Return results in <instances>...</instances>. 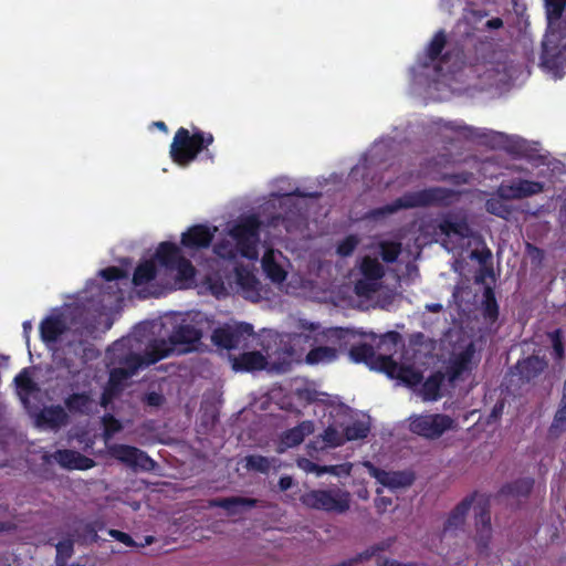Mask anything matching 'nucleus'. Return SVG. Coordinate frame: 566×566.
<instances>
[{
  "mask_svg": "<svg viewBox=\"0 0 566 566\" xmlns=\"http://www.w3.org/2000/svg\"><path fill=\"white\" fill-rule=\"evenodd\" d=\"M213 142L214 137L209 132L193 128V132L190 133L187 128L180 127L175 133L169 154L172 161L181 167L195 161L201 151H206V156L212 160L213 156L208 147Z\"/></svg>",
  "mask_w": 566,
  "mask_h": 566,
  "instance_id": "obj_1",
  "label": "nucleus"
},
{
  "mask_svg": "<svg viewBox=\"0 0 566 566\" xmlns=\"http://www.w3.org/2000/svg\"><path fill=\"white\" fill-rule=\"evenodd\" d=\"M453 196V191L442 187H431L418 191H409L392 202L378 208L376 214H391L401 209L444 205Z\"/></svg>",
  "mask_w": 566,
  "mask_h": 566,
  "instance_id": "obj_2",
  "label": "nucleus"
},
{
  "mask_svg": "<svg viewBox=\"0 0 566 566\" xmlns=\"http://www.w3.org/2000/svg\"><path fill=\"white\" fill-rule=\"evenodd\" d=\"M262 224L259 216L251 213L241 216L229 229V235L239 245L241 256L248 260L258 259Z\"/></svg>",
  "mask_w": 566,
  "mask_h": 566,
  "instance_id": "obj_3",
  "label": "nucleus"
},
{
  "mask_svg": "<svg viewBox=\"0 0 566 566\" xmlns=\"http://www.w3.org/2000/svg\"><path fill=\"white\" fill-rule=\"evenodd\" d=\"M300 501L307 509L344 514L350 507V493L338 486L311 490L302 494Z\"/></svg>",
  "mask_w": 566,
  "mask_h": 566,
  "instance_id": "obj_4",
  "label": "nucleus"
},
{
  "mask_svg": "<svg viewBox=\"0 0 566 566\" xmlns=\"http://www.w3.org/2000/svg\"><path fill=\"white\" fill-rule=\"evenodd\" d=\"M408 421L409 431L427 440L439 439L454 427L453 418L444 413L411 415Z\"/></svg>",
  "mask_w": 566,
  "mask_h": 566,
  "instance_id": "obj_5",
  "label": "nucleus"
},
{
  "mask_svg": "<svg viewBox=\"0 0 566 566\" xmlns=\"http://www.w3.org/2000/svg\"><path fill=\"white\" fill-rule=\"evenodd\" d=\"M155 259L166 270L176 271L179 280H191L196 274L192 263L182 255L176 243L169 241L159 243Z\"/></svg>",
  "mask_w": 566,
  "mask_h": 566,
  "instance_id": "obj_6",
  "label": "nucleus"
},
{
  "mask_svg": "<svg viewBox=\"0 0 566 566\" xmlns=\"http://www.w3.org/2000/svg\"><path fill=\"white\" fill-rule=\"evenodd\" d=\"M253 335V326L249 323L226 324L212 332L211 340L216 346L230 350L247 345L248 339Z\"/></svg>",
  "mask_w": 566,
  "mask_h": 566,
  "instance_id": "obj_7",
  "label": "nucleus"
},
{
  "mask_svg": "<svg viewBox=\"0 0 566 566\" xmlns=\"http://www.w3.org/2000/svg\"><path fill=\"white\" fill-rule=\"evenodd\" d=\"M111 455L134 470L151 472L157 462L145 451L128 444H114L109 448Z\"/></svg>",
  "mask_w": 566,
  "mask_h": 566,
  "instance_id": "obj_8",
  "label": "nucleus"
},
{
  "mask_svg": "<svg viewBox=\"0 0 566 566\" xmlns=\"http://www.w3.org/2000/svg\"><path fill=\"white\" fill-rule=\"evenodd\" d=\"M544 191V184L541 181L523 178L502 181L496 188V195L510 200L525 199Z\"/></svg>",
  "mask_w": 566,
  "mask_h": 566,
  "instance_id": "obj_9",
  "label": "nucleus"
},
{
  "mask_svg": "<svg viewBox=\"0 0 566 566\" xmlns=\"http://www.w3.org/2000/svg\"><path fill=\"white\" fill-rule=\"evenodd\" d=\"M177 354H187L196 348L202 337L200 328L192 324H179L175 326L169 335Z\"/></svg>",
  "mask_w": 566,
  "mask_h": 566,
  "instance_id": "obj_10",
  "label": "nucleus"
},
{
  "mask_svg": "<svg viewBox=\"0 0 566 566\" xmlns=\"http://www.w3.org/2000/svg\"><path fill=\"white\" fill-rule=\"evenodd\" d=\"M475 513V543L480 551L486 549L489 547L491 535H492V526H491V513H490V503L488 499H483L479 501L474 505Z\"/></svg>",
  "mask_w": 566,
  "mask_h": 566,
  "instance_id": "obj_11",
  "label": "nucleus"
},
{
  "mask_svg": "<svg viewBox=\"0 0 566 566\" xmlns=\"http://www.w3.org/2000/svg\"><path fill=\"white\" fill-rule=\"evenodd\" d=\"M216 230L217 228L211 230L205 224H195L182 233L181 245L186 249L196 251L207 249L213 240Z\"/></svg>",
  "mask_w": 566,
  "mask_h": 566,
  "instance_id": "obj_12",
  "label": "nucleus"
},
{
  "mask_svg": "<svg viewBox=\"0 0 566 566\" xmlns=\"http://www.w3.org/2000/svg\"><path fill=\"white\" fill-rule=\"evenodd\" d=\"M62 468L67 470H88L95 465V461L77 451L63 449L56 450L50 455Z\"/></svg>",
  "mask_w": 566,
  "mask_h": 566,
  "instance_id": "obj_13",
  "label": "nucleus"
},
{
  "mask_svg": "<svg viewBox=\"0 0 566 566\" xmlns=\"http://www.w3.org/2000/svg\"><path fill=\"white\" fill-rule=\"evenodd\" d=\"M535 480L531 476L518 478L501 486L499 497L514 499L517 501L527 500L533 491Z\"/></svg>",
  "mask_w": 566,
  "mask_h": 566,
  "instance_id": "obj_14",
  "label": "nucleus"
},
{
  "mask_svg": "<svg viewBox=\"0 0 566 566\" xmlns=\"http://www.w3.org/2000/svg\"><path fill=\"white\" fill-rule=\"evenodd\" d=\"M548 366L545 357L531 355L517 360L515 368L523 382H531L536 379Z\"/></svg>",
  "mask_w": 566,
  "mask_h": 566,
  "instance_id": "obj_15",
  "label": "nucleus"
},
{
  "mask_svg": "<svg viewBox=\"0 0 566 566\" xmlns=\"http://www.w3.org/2000/svg\"><path fill=\"white\" fill-rule=\"evenodd\" d=\"M473 355L474 347L472 344H470L467 348H464L462 352H460L453 358L450 359L444 374L449 382L453 384L464 373L470 370Z\"/></svg>",
  "mask_w": 566,
  "mask_h": 566,
  "instance_id": "obj_16",
  "label": "nucleus"
},
{
  "mask_svg": "<svg viewBox=\"0 0 566 566\" xmlns=\"http://www.w3.org/2000/svg\"><path fill=\"white\" fill-rule=\"evenodd\" d=\"M314 431V424L310 420L302 421L297 426L285 430L280 437L279 451L283 452L286 449L300 446L306 436Z\"/></svg>",
  "mask_w": 566,
  "mask_h": 566,
  "instance_id": "obj_17",
  "label": "nucleus"
},
{
  "mask_svg": "<svg viewBox=\"0 0 566 566\" xmlns=\"http://www.w3.org/2000/svg\"><path fill=\"white\" fill-rule=\"evenodd\" d=\"M126 374L119 368H113L101 396V406L106 408L111 401L117 397L125 387Z\"/></svg>",
  "mask_w": 566,
  "mask_h": 566,
  "instance_id": "obj_18",
  "label": "nucleus"
},
{
  "mask_svg": "<svg viewBox=\"0 0 566 566\" xmlns=\"http://www.w3.org/2000/svg\"><path fill=\"white\" fill-rule=\"evenodd\" d=\"M67 421L69 416L60 405L44 407L36 416L38 424L46 426L50 429H59Z\"/></svg>",
  "mask_w": 566,
  "mask_h": 566,
  "instance_id": "obj_19",
  "label": "nucleus"
},
{
  "mask_svg": "<svg viewBox=\"0 0 566 566\" xmlns=\"http://www.w3.org/2000/svg\"><path fill=\"white\" fill-rule=\"evenodd\" d=\"M67 329L61 316H48L40 324V335L43 342H56Z\"/></svg>",
  "mask_w": 566,
  "mask_h": 566,
  "instance_id": "obj_20",
  "label": "nucleus"
},
{
  "mask_svg": "<svg viewBox=\"0 0 566 566\" xmlns=\"http://www.w3.org/2000/svg\"><path fill=\"white\" fill-rule=\"evenodd\" d=\"M444 373L437 370L432 373L423 382L420 388V396L423 401H437L441 395V388L444 382Z\"/></svg>",
  "mask_w": 566,
  "mask_h": 566,
  "instance_id": "obj_21",
  "label": "nucleus"
},
{
  "mask_svg": "<svg viewBox=\"0 0 566 566\" xmlns=\"http://www.w3.org/2000/svg\"><path fill=\"white\" fill-rule=\"evenodd\" d=\"M476 493H473L469 496H465L460 503L455 505V507L450 512L446 523H444V532L459 528L464 524L465 516L473 505Z\"/></svg>",
  "mask_w": 566,
  "mask_h": 566,
  "instance_id": "obj_22",
  "label": "nucleus"
},
{
  "mask_svg": "<svg viewBox=\"0 0 566 566\" xmlns=\"http://www.w3.org/2000/svg\"><path fill=\"white\" fill-rule=\"evenodd\" d=\"M174 353H176V349L170 342V337H168V339L159 338L150 342L144 354L148 364L154 365Z\"/></svg>",
  "mask_w": 566,
  "mask_h": 566,
  "instance_id": "obj_23",
  "label": "nucleus"
},
{
  "mask_svg": "<svg viewBox=\"0 0 566 566\" xmlns=\"http://www.w3.org/2000/svg\"><path fill=\"white\" fill-rule=\"evenodd\" d=\"M439 230L447 237L457 235L460 239H469L472 237V229L464 218H444L439 223Z\"/></svg>",
  "mask_w": 566,
  "mask_h": 566,
  "instance_id": "obj_24",
  "label": "nucleus"
},
{
  "mask_svg": "<svg viewBox=\"0 0 566 566\" xmlns=\"http://www.w3.org/2000/svg\"><path fill=\"white\" fill-rule=\"evenodd\" d=\"M265 358L260 352H245L233 359V369L237 371H254L265 367Z\"/></svg>",
  "mask_w": 566,
  "mask_h": 566,
  "instance_id": "obj_25",
  "label": "nucleus"
},
{
  "mask_svg": "<svg viewBox=\"0 0 566 566\" xmlns=\"http://www.w3.org/2000/svg\"><path fill=\"white\" fill-rule=\"evenodd\" d=\"M258 500L242 496L223 497L213 501V505L226 510L230 515H235L251 507H255Z\"/></svg>",
  "mask_w": 566,
  "mask_h": 566,
  "instance_id": "obj_26",
  "label": "nucleus"
},
{
  "mask_svg": "<svg viewBox=\"0 0 566 566\" xmlns=\"http://www.w3.org/2000/svg\"><path fill=\"white\" fill-rule=\"evenodd\" d=\"M93 399L88 392H75L65 398L64 405L72 413L88 415L93 408Z\"/></svg>",
  "mask_w": 566,
  "mask_h": 566,
  "instance_id": "obj_27",
  "label": "nucleus"
},
{
  "mask_svg": "<svg viewBox=\"0 0 566 566\" xmlns=\"http://www.w3.org/2000/svg\"><path fill=\"white\" fill-rule=\"evenodd\" d=\"M509 201L505 198H502L496 192L485 201V210L497 218L509 220L513 213L512 206L507 205Z\"/></svg>",
  "mask_w": 566,
  "mask_h": 566,
  "instance_id": "obj_28",
  "label": "nucleus"
},
{
  "mask_svg": "<svg viewBox=\"0 0 566 566\" xmlns=\"http://www.w3.org/2000/svg\"><path fill=\"white\" fill-rule=\"evenodd\" d=\"M338 357L337 349L329 346H317L312 348L305 356L308 365L328 364Z\"/></svg>",
  "mask_w": 566,
  "mask_h": 566,
  "instance_id": "obj_29",
  "label": "nucleus"
},
{
  "mask_svg": "<svg viewBox=\"0 0 566 566\" xmlns=\"http://www.w3.org/2000/svg\"><path fill=\"white\" fill-rule=\"evenodd\" d=\"M157 275V266L154 260L140 262L133 274L132 282L135 286H140L153 281Z\"/></svg>",
  "mask_w": 566,
  "mask_h": 566,
  "instance_id": "obj_30",
  "label": "nucleus"
},
{
  "mask_svg": "<svg viewBox=\"0 0 566 566\" xmlns=\"http://www.w3.org/2000/svg\"><path fill=\"white\" fill-rule=\"evenodd\" d=\"M482 314L483 317L491 323L496 322L499 318V304L494 290L491 286H485L483 291Z\"/></svg>",
  "mask_w": 566,
  "mask_h": 566,
  "instance_id": "obj_31",
  "label": "nucleus"
},
{
  "mask_svg": "<svg viewBox=\"0 0 566 566\" xmlns=\"http://www.w3.org/2000/svg\"><path fill=\"white\" fill-rule=\"evenodd\" d=\"M349 357L354 363H364L370 367H373L376 361L377 355L375 353L374 347L367 343H360L358 345H354L349 349Z\"/></svg>",
  "mask_w": 566,
  "mask_h": 566,
  "instance_id": "obj_32",
  "label": "nucleus"
},
{
  "mask_svg": "<svg viewBox=\"0 0 566 566\" xmlns=\"http://www.w3.org/2000/svg\"><path fill=\"white\" fill-rule=\"evenodd\" d=\"M14 384L22 400H27L28 397L34 391L39 390L36 382L30 375L28 368H23L15 377Z\"/></svg>",
  "mask_w": 566,
  "mask_h": 566,
  "instance_id": "obj_33",
  "label": "nucleus"
},
{
  "mask_svg": "<svg viewBox=\"0 0 566 566\" xmlns=\"http://www.w3.org/2000/svg\"><path fill=\"white\" fill-rule=\"evenodd\" d=\"M120 363L124 365V367H118L126 374V380L132 378L134 375L137 374V371L144 367L150 366L148 364V359L146 358L145 354H134L130 353L124 357Z\"/></svg>",
  "mask_w": 566,
  "mask_h": 566,
  "instance_id": "obj_34",
  "label": "nucleus"
},
{
  "mask_svg": "<svg viewBox=\"0 0 566 566\" xmlns=\"http://www.w3.org/2000/svg\"><path fill=\"white\" fill-rule=\"evenodd\" d=\"M447 44V34L444 30H439L430 41L427 48V55L431 62L437 60H441V62H447V54L442 55V51L444 50Z\"/></svg>",
  "mask_w": 566,
  "mask_h": 566,
  "instance_id": "obj_35",
  "label": "nucleus"
},
{
  "mask_svg": "<svg viewBox=\"0 0 566 566\" xmlns=\"http://www.w3.org/2000/svg\"><path fill=\"white\" fill-rule=\"evenodd\" d=\"M262 268L266 276L275 283H282L286 279V272L284 269L274 260V256L270 253H265L262 259Z\"/></svg>",
  "mask_w": 566,
  "mask_h": 566,
  "instance_id": "obj_36",
  "label": "nucleus"
},
{
  "mask_svg": "<svg viewBox=\"0 0 566 566\" xmlns=\"http://www.w3.org/2000/svg\"><path fill=\"white\" fill-rule=\"evenodd\" d=\"M213 252L217 256L229 261H233L238 255H241V251L239 250L237 242H232L228 239L218 241L213 245Z\"/></svg>",
  "mask_w": 566,
  "mask_h": 566,
  "instance_id": "obj_37",
  "label": "nucleus"
},
{
  "mask_svg": "<svg viewBox=\"0 0 566 566\" xmlns=\"http://www.w3.org/2000/svg\"><path fill=\"white\" fill-rule=\"evenodd\" d=\"M322 337L342 347L348 343L349 338L354 337V333L349 328L331 327L322 332Z\"/></svg>",
  "mask_w": 566,
  "mask_h": 566,
  "instance_id": "obj_38",
  "label": "nucleus"
},
{
  "mask_svg": "<svg viewBox=\"0 0 566 566\" xmlns=\"http://www.w3.org/2000/svg\"><path fill=\"white\" fill-rule=\"evenodd\" d=\"M360 271L367 280H379L384 276L385 271L378 260L366 256L361 261Z\"/></svg>",
  "mask_w": 566,
  "mask_h": 566,
  "instance_id": "obj_39",
  "label": "nucleus"
},
{
  "mask_svg": "<svg viewBox=\"0 0 566 566\" xmlns=\"http://www.w3.org/2000/svg\"><path fill=\"white\" fill-rule=\"evenodd\" d=\"M371 368L385 373L390 378L399 377L397 374L400 366L391 356L378 355Z\"/></svg>",
  "mask_w": 566,
  "mask_h": 566,
  "instance_id": "obj_40",
  "label": "nucleus"
},
{
  "mask_svg": "<svg viewBox=\"0 0 566 566\" xmlns=\"http://www.w3.org/2000/svg\"><path fill=\"white\" fill-rule=\"evenodd\" d=\"M370 431L368 423L364 421H354L344 429V439L347 441H354L365 439Z\"/></svg>",
  "mask_w": 566,
  "mask_h": 566,
  "instance_id": "obj_41",
  "label": "nucleus"
},
{
  "mask_svg": "<svg viewBox=\"0 0 566 566\" xmlns=\"http://www.w3.org/2000/svg\"><path fill=\"white\" fill-rule=\"evenodd\" d=\"M548 338L552 343L553 348V358L556 361H560L565 357V345H564V333L560 328H556L555 331L548 333Z\"/></svg>",
  "mask_w": 566,
  "mask_h": 566,
  "instance_id": "obj_42",
  "label": "nucleus"
},
{
  "mask_svg": "<svg viewBox=\"0 0 566 566\" xmlns=\"http://www.w3.org/2000/svg\"><path fill=\"white\" fill-rule=\"evenodd\" d=\"M374 476L384 485L386 486H400V485H408L411 483V479H408L407 481H402V475L400 473H388L382 470H376Z\"/></svg>",
  "mask_w": 566,
  "mask_h": 566,
  "instance_id": "obj_43",
  "label": "nucleus"
},
{
  "mask_svg": "<svg viewBox=\"0 0 566 566\" xmlns=\"http://www.w3.org/2000/svg\"><path fill=\"white\" fill-rule=\"evenodd\" d=\"M56 565L57 566H65L66 560L73 555L74 552V543L72 539L66 538L63 541H60L56 546Z\"/></svg>",
  "mask_w": 566,
  "mask_h": 566,
  "instance_id": "obj_44",
  "label": "nucleus"
},
{
  "mask_svg": "<svg viewBox=\"0 0 566 566\" xmlns=\"http://www.w3.org/2000/svg\"><path fill=\"white\" fill-rule=\"evenodd\" d=\"M400 252L401 245L398 242L385 241L380 244V256L386 263L396 262Z\"/></svg>",
  "mask_w": 566,
  "mask_h": 566,
  "instance_id": "obj_45",
  "label": "nucleus"
},
{
  "mask_svg": "<svg viewBox=\"0 0 566 566\" xmlns=\"http://www.w3.org/2000/svg\"><path fill=\"white\" fill-rule=\"evenodd\" d=\"M102 422L104 428V437L106 440L111 439L115 433L123 429L120 421L111 413H106L102 418Z\"/></svg>",
  "mask_w": 566,
  "mask_h": 566,
  "instance_id": "obj_46",
  "label": "nucleus"
},
{
  "mask_svg": "<svg viewBox=\"0 0 566 566\" xmlns=\"http://www.w3.org/2000/svg\"><path fill=\"white\" fill-rule=\"evenodd\" d=\"M245 460L248 469L255 470L261 473H266L270 470V461L266 457L252 454L248 455Z\"/></svg>",
  "mask_w": 566,
  "mask_h": 566,
  "instance_id": "obj_47",
  "label": "nucleus"
},
{
  "mask_svg": "<svg viewBox=\"0 0 566 566\" xmlns=\"http://www.w3.org/2000/svg\"><path fill=\"white\" fill-rule=\"evenodd\" d=\"M548 19L558 20L566 7V0H545Z\"/></svg>",
  "mask_w": 566,
  "mask_h": 566,
  "instance_id": "obj_48",
  "label": "nucleus"
},
{
  "mask_svg": "<svg viewBox=\"0 0 566 566\" xmlns=\"http://www.w3.org/2000/svg\"><path fill=\"white\" fill-rule=\"evenodd\" d=\"M358 240L355 235H348L342 240L337 245V254L340 256H349L355 251Z\"/></svg>",
  "mask_w": 566,
  "mask_h": 566,
  "instance_id": "obj_49",
  "label": "nucleus"
},
{
  "mask_svg": "<svg viewBox=\"0 0 566 566\" xmlns=\"http://www.w3.org/2000/svg\"><path fill=\"white\" fill-rule=\"evenodd\" d=\"M322 437L324 442L329 447H339L345 441L344 437L338 432V430L332 426L324 430Z\"/></svg>",
  "mask_w": 566,
  "mask_h": 566,
  "instance_id": "obj_50",
  "label": "nucleus"
},
{
  "mask_svg": "<svg viewBox=\"0 0 566 566\" xmlns=\"http://www.w3.org/2000/svg\"><path fill=\"white\" fill-rule=\"evenodd\" d=\"M99 275L107 282L127 277L126 271L118 266H107L101 270Z\"/></svg>",
  "mask_w": 566,
  "mask_h": 566,
  "instance_id": "obj_51",
  "label": "nucleus"
},
{
  "mask_svg": "<svg viewBox=\"0 0 566 566\" xmlns=\"http://www.w3.org/2000/svg\"><path fill=\"white\" fill-rule=\"evenodd\" d=\"M108 534H109V536H112L116 541L125 544L126 546H129V547L138 546L136 544V542L133 539V537L125 532L112 528L108 531ZM139 546L144 547L145 544H140Z\"/></svg>",
  "mask_w": 566,
  "mask_h": 566,
  "instance_id": "obj_52",
  "label": "nucleus"
},
{
  "mask_svg": "<svg viewBox=\"0 0 566 566\" xmlns=\"http://www.w3.org/2000/svg\"><path fill=\"white\" fill-rule=\"evenodd\" d=\"M305 462V469L310 472H315L317 475H322L325 473L336 474V467L334 465H319L308 460H306Z\"/></svg>",
  "mask_w": 566,
  "mask_h": 566,
  "instance_id": "obj_53",
  "label": "nucleus"
},
{
  "mask_svg": "<svg viewBox=\"0 0 566 566\" xmlns=\"http://www.w3.org/2000/svg\"><path fill=\"white\" fill-rule=\"evenodd\" d=\"M375 291L376 289L374 283L359 280L355 284V292L359 296H368Z\"/></svg>",
  "mask_w": 566,
  "mask_h": 566,
  "instance_id": "obj_54",
  "label": "nucleus"
},
{
  "mask_svg": "<svg viewBox=\"0 0 566 566\" xmlns=\"http://www.w3.org/2000/svg\"><path fill=\"white\" fill-rule=\"evenodd\" d=\"M164 396L156 391L147 392L144 397V402L151 407H159L164 403Z\"/></svg>",
  "mask_w": 566,
  "mask_h": 566,
  "instance_id": "obj_55",
  "label": "nucleus"
},
{
  "mask_svg": "<svg viewBox=\"0 0 566 566\" xmlns=\"http://www.w3.org/2000/svg\"><path fill=\"white\" fill-rule=\"evenodd\" d=\"M238 282L242 287H250L255 283V277L249 272H238Z\"/></svg>",
  "mask_w": 566,
  "mask_h": 566,
  "instance_id": "obj_56",
  "label": "nucleus"
},
{
  "mask_svg": "<svg viewBox=\"0 0 566 566\" xmlns=\"http://www.w3.org/2000/svg\"><path fill=\"white\" fill-rule=\"evenodd\" d=\"M96 332V324L95 323H86L82 325L80 328L75 329V333H78L80 336L90 337L93 336Z\"/></svg>",
  "mask_w": 566,
  "mask_h": 566,
  "instance_id": "obj_57",
  "label": "nucleus"
},
{
  "mask_svg": "<svg viewBox=\"0 0 566 566\" xmlns=\"http://www.w3.org/2000/svg\"><path fill=\"white\" fill-rule=\"evenodd\" d=\"M84 534L88 536L92 542H96L98 538L97 530L93 523H87L84 525Z\"/></svg>",
  "mask_w": 566,
  "mask_h": 566,
  "instance_id": "obj_58",
  "label": "nucleus"
},
{
  "mask_svg": "<svg viewBox=\"0 0 566 566\" xmlns=\"http://www.w3.org/2000/svg\"><path fill=\"white\" fill-rule=\"evenodd\" d=\"M450 128L460 133H464L467 136H472L473 132V128L467 125H452Z\"/></svg>",
  "mask_w": 566,
  "mask_h": 566,
  "instance_id": "obj_59",
  "label": "nucleus"
},
{
  "mask_svg": "<svg viewBox=\"0 0 566 566\" xmlns=\"http://www.w3.org/2000/svg\"><path fill=\"white\" fill-rule=\"evenodd\" d=\"M486 27L489 29H500L503 27V20L501 18H492L486 21Z\"/></svg>",
  "mask_w": 566,
  "mask_h": 566,
  "instance_id": "obj_60",
  "label": "nucleus"
},
{
  "mask_svg": "<svg viewBox=\"0 0 566 566\" xmlns=\"http://www.w3.org/2000/svg\"><path fill=\"white\" fill-rule=\"evenodd\" d=\"M279 485L282 491H286L292 485V479L290 476H282L279 481Z\"/></svg>",
  "mask_w": 566,
  "mask_h": 566,
  "instance_id": "obj_61",
  "label": "nucleus"
},
{
  "mask_svg": "<svg viewBox=\"0 0 566 566\" xmlns=\"http://www.w3.org/2000/svg\"><path fill=\"white\" fill-rule=\"evenodd\" d=\"M380 566H413L411 564H402L395 559L385 558Z\"/></svg>",
  "mask_w": 566,
  "mask_h": 566,
  "instance_id": "obj_62",
  "label": "nucleus"
},
{
  "mask_svg": "<svg viewBox=\"0 0 566 566\" xmlns=\"http://www.w3.org/2000/svg\"><path fill=\"white\" fill-rule=\"evenodd\" d=\"M284 222H285V218L284 217H282L281 214H275V216H272L269 224L273 226V227H276V226H279L281 223L283 224Z\"/></svg>",
  "mask_w": 566,
  "mask_h": 566,
  "instance_id": "obj_63",
  "label": "nucleus"
},
{
  "mask_svg": "<svg viewBox=\"0 0 566 566\" xmlns=\"http://www.w3.org/2000/svg\"><path fill=\"white\" fill-rule=\"evenodd\" d=\"M559 219L566 222V197L562 200L559 206Z\"/></svg>",
  "mask_w": 566,
  "mask_h": 566,
  "instance_id": "obj_64",
  "label": "nucleus"
}]
</instances>
